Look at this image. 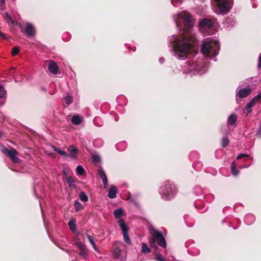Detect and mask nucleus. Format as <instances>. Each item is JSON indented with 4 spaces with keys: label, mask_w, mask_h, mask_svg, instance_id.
Wrapping results in <instances>:
<instances>
[{
    "label": "nucleus",
    "mask_w": 261,
    "mask_h": 261,
    "mask_svg": "<svg viewBox=\"0 0 261 261\" xmlns=\"http://www.w3.org/2000/svg\"><path fill=\"white\" fill-rule=\"evenodd\" d=\"M170 42L175 54L179 58L196 53L198 42L192 34H173Z\"/></svg>",
    "instance_id": "f257e3e1"
},
{
    "label": "nucleus",
    "mask_w": 261,
    "mask_h": 261,
    "mask_svg": "<svg viewBox=\"0 0 261 261\" xmlns=\"http://www.w3.org/2000/svg\"><path fill=\"white\" fill-rule=\"evenodd\" d=\"M173 19L179 31H183L182 33H188V31L191 30L195 23L192 15L186 11L178 13L173 16Z\"/></svg>",
    "instance_id": "f03ea898"
},
{
    "label": "nucleus",
    "mask_w": 261,
    "mask_h": 261,
    "mask_svg": "<svg viewBox=\"0 0 261 261\" xmlns=\"http://www.w3.org/2000/svg\"><path fill=\"white\" fill-rule=\"evenodd\" d=\"M149 231L152 236L151 239L149 241L150 247L154 248L155 250L158 249L159 248L156 244V243H158L160 246L165 248L167 246V244L162 233L157 231L152 226L149 227Z\"/></svg>",
    "instance_id": "7ed1b4c3"
},
{
    "label": "nucleus",
    "mask_w": 261,
    "mask_h": 261,
    "mask_svg": "<svg viewBox=\"0 0 261 261\" xmlns=\"http://www.w3.org/2000/svg\"><path fill=\"white\" fill-rule=\"evenodd\" d=\"M233 0H213L212 5L214 11L218 14H226L231 9Z\"/></svg>",
    "instance_id": "20e7f679"
},
{
    "label": "nucleus",
    "mask_w": 261,
    "mask_h": 261,
    "mask_svg": "<svg viewBox=\"0 0 261 261\" xmlns=\"http://www.w3.org/2000/svg\"><path fill=\"white\" fill-rule=\"evenodd\" d=\"M220 49L218 42L215 40H205L202 45L201 52L203 54L210 56H216L218 55Z\"/></svg>",
    "instance_id": "39448f33"
},
{
    "label": "nucleus",
    "mask_w": 261,
    "mask_h": 261,
    "mask_svg": "<svg viewBox=\"0 0 261 261\" xmlns=\"http://www.w3.org/2000/svg\"><path fill=\"white\" fill-rule=\"evenodd\" d=\"M176 188L172 182L166 180L165 181L161 187L160 193L166 198H169L176 193Z\"/></svg>",
    "instance_id": "423d86ee"
},
{
    "label": "nucleus",
    "mask_w": 261,
    "mask_h": 261,
    "mask_svg": "<svg viewBox=\"0 0 261 261\" xmlns=\"http://www.w3.org/2000/svg\"><path fill=\"white\" fill-rule=\"evenodd\" d=\"M2 152L7 156L10 158L14 163L20 162V159L16 156V155L18 154V152L16 149L14 148L9 149L5 147L2 150Z\"/></svg>",
    "instance_id": "0eeeda50"
},
{
    "label": "nucleus",
    "mask_w": 261,
    "mask_h": 261,
    "mask_svg": "<svg viewBox=\"0 0 261 261\" xmlns=\"http://www.w3.org/2000/svg\"><path fill=\"white\" fill-rule=\"evenodd\" d=\"M213 27L211 20L208 18H204L200 21L198 27L199 29L203 31L210 29Z\"/></svg>",
    "instance_id": "6e6552de"
},
{
    "label": "nucleus",
    "mask_w": 261,
    "mask_h": 261,
    "mask_svg": "<svg viewBox=\"0 0 261 261\" xmlns=\"http://www.w3.org/2000/svg\"><path fill=\"white\" fill-rule=\"evenodd\" d=\"M252 92V89L249 87L243 89H241L236 94V96L240 98H246L249 96Z\"/></svg>",
    "instance_id": "1a4fd4ad"
},
{
    "label": "nucleus",
    "mask_w": 261,
    "mask_h": 261,
    "mask_svg": "<svg viewBox=\"0 0 261 261\" xmlns=\"http://www.w3.org/2000/svg\"><path fill=\"white\" fill-rule=\"evenodd\" d=\"M97 172H98V174L99 176H100V177L101 178V179L102 180V182L103 184L104 187L106 188L108 186V178H107V175H106L105 171H103L102 168L101 167H100L98 169Z\"/></svg>",
    "instance_id": "9d476101"
},
{
    "label": "nucleus",
    "mask_w": 261,
    "mask_h": 261,
    "mask_svg": "<svg viewBox=\"0 0 261 261\" xmlns=\"http://www.w3.org/2000/svg\"><path fill=\"white\" fill-rule=\"evenodd\" d=\"M69 152V156L73 159H76L77 155L79 153V150L74 145L69 146L67 149Z\"/></svg>",
    "instance_id": "9b49d317"
},
{
    "label": "nucleus",
    "mask_w": 261,
    "mask_h": 261,
    "mask_svg": "<svg viewBox=\"0 0 261 261\" xmlns=\"http://www.w3.org/2000/svg\"><path fill=\"white\" fill-rule=\"evenodd\" d=\"M58 66L57 64L55 62L51 61L48 64V70L51 73L53 74H56L58 72Z\"/></svg>",
    "instance_id": "f8f14e48"
},
{
    "label": "nucleus",
    "mask_w": 261,
    "mask_h": 261,
    "mask_svg": "<svg viewBox=\"0 0 261 261\" xmlns=\"http://www.w3.org/2000/svg\"><path fill=\"white\" fill-rule=\"evenodd\" d=\"M64 180L67 182L70 188H75L76 187L75 181L71 176L66 175V178H64Z\"/></svg>",
    "instance_id": "ddd939ff"
},
{
    "label": "nucleus",
    "mask_w": 261,
    "mask_h": 261,
    "mask_svg": "<svg viewBox=\"0 0 261 261\" xmlns=\"http://www.w3.org/2000/svg\"><path fill=\"white\" fill-rule=\"evenodd\" d=\"M117 189L114 186H111L108 192V197L114 199L116 197Z\"/></svg>",
    "instance_id": "4468645a"
},
{
    "label": "nucleus",
    "mask_w": 261,
    "mask_h": 261,
    "mask_svg": "<svg viewBox=\"0 0 261 261\" xmlns=\"http://www.w3.org/2000/svg\"><path fill=\"white\" fill-rule=\"evenodd\" d=\"M79 247L80 249V254L81 255L83 258H86L87 257L88 250L86 247V246L82 243H80L79 245Z\"/></svg>",
    "instance_id": "2eb2a0df"
},
{
    "label": "nucleus",
    "mask_w": 261,
    "mask_h": 261,
    "mask_svg": "<svg viewBox=\"0 0 261 261\" xmlns=\"http://www.w3.org/2000/svg\"><path fill=\"white\" fill-rule=\"evenodd\" d=\"M237 120V115L234 114H232L228 117V119L227 120V124H228V125H233L236 123Z\"/></svg>",
    "instance_id": "dca6fc26"
},
{
    "label": "nucleus",
    "mask_w": 261,
    "mask_h": 261,
    "mask_svg": "<svg viewBox=\"0 0 261 261\" xmlns=\"http://www.w3.org/2000/svg\"><path fill=\"white\" fill-rule=\"evenodd\" d=\"M113 214L115 218L118 219L123 217L124 213L122 208H117L114 211Z\"/></svg>",
    "instance_id": "f3484780"
},
{
    "label": "nucleus",
    "mask_w": 261,
    "mask_h": 261,
    "mask_svg": "<svg viewBox=\"0 0 261 261\" xmlns=\"http://www.w3.org/2000/svg\"><path fill=\"white\" fill-rule=\"evenodd\" d=\"M254 103L252 100H251L247 105L245 107L244 111V113L245 111L246 113H249L252 111V108L254 106Z\"/></svg>",
    "instance_id": "a211bd4d"
},
{
    "label": "nucleus",
    "mask_w": 261,
    "mask_h": 261,
    "mask_svg": "<svg viewBox=\"0 0 261 261\" xmlns=\"http://www.w3.org/2000/svg\"><path fill=\"white\" fill-rule=\"evenodd\" d=\"M82 122V120L79 116L74 115L71 119V122L74 125H79Z\"/></svg>",
    "instance_id": "6ab92c4d"
},
{
    "label": "nucleus",
    "mask_w": 261,
    "mask_h": 261,
    "mask_svg": "<svg viewBox=\"0 0 261 261\" xmlns=\"http://www.w3.org/2000/svg\"><path fill=\"white\" fill-rule=\"evenodd\" d=\"M121 249L118 247H116L113 250V256L117 258H119L121 255Z\"/></svg>",
    "instance_id": "aec40b11"
},
{
    "label": "nucleus",
    "mask_w": 261,
    "mask_h": 261,
    "mask_svg": "<svg viewBox=\"0 0 261 261\" xmlns=\"http://www.w3.org/2000/svg\"><path fill=\"white\" fill-rule=\"evenodd\" d=\"M229 143V140L227 136L224 137L221 140V146L223 148H226L228 146Z\"/></svg>",
    "instance_id": "412c9836"
},
{
    "label": "nucleus",
    "mask_w": 261,
    "mask_h": 261,
    "mask_svg": "<svg viewBox=\"0 0 261 261\" xmlns=\"http://www.w3.org/2000/svg\"><path fill=\"white\" fill-rule=\"evenodd\" d=\"M25 33H34L35 31V28L31 23H27L25 29Z\"/></svg>",
    "instance_id": "4be33fe9"
},
{
    "label": "nucleus",
    "mask_w": 261,
    "mask_h": 261,
    "mask_svg": "<svg viewBox=\"0 0 261 261\" xmlns=\"http://www.w3.org/2000/svg\"><path fill=\"white\" fill-rule=\"evenodd\" d=\"M231 172L234 176H237L239 173V171L236 168V164L234 162L231 164Z\"/></svg>",
    "instance_id": "5701e85b"
},
{
    "label": "nucleus",
    "mask_w": 261,
    "mask_h": 261,
    "mask_svg": "<svg viewBox=\"0 0 261 261\" xmlns=\"http://www.w3.org/2000/svg\"><path fill=\"white\" fill-rule=\"evenodd\" d=\"M76 173L79 175H83L85 173V170L82 166L79 165L76 167Z\"/></svg>",
    "instance_id": "b1692460"
},
{
    "label": "nucleus",
    "mask_w": 261,
    "mask_h": 261,
    "mask_svg": "<svg viewBox=\"0 0 261 261\" xmlns=\"http://www.w3.org/2000/svg\"><path fill=\"white\" fill-rule=\"evenodd\" d=\"M79 197L83 202H87L88 200V197L84 192H82L79 195Z\"/></svg>",
    "instance_id": "393cba45"
},
{
    "label": "nucleus",
    "mask_w": 261,
    "mask_h": 261,
    "mask_svg": "<svg viewBox=\"0 0 261 261\" xmlns=\"http://www.w3.org/2000/svg\"><path fill=\"white\" fill-rule=\"evenodd\" d=\"M74 207L76 212L80 211L84 208L83 206L77 200H76L74 202Z\"/></svg>",
    "instance_id": "a878e982"
},
{
    "label": "nucleus",
    "mask_w": 261,
    "mask_h": 261,
    "mask_svg": "<svg viewBox=\"0 0 261 261\" xmlns=\"http://www.w3.org/2000/svg\"><path fill=\"white\" fill-rule=\"evenodd\" d=\"M68 225L69 226L70 229L73 231L74 232L76 229L75 223L74 221L72 220L69 221L68 222Z\"/></svg>",
    "instance_id": "bb28decb"
},
{
    "label": "nucleus",
    "mask_w": 261,
    "mask_h": 261,
    "mask_svg": "<svg viewBox=\"0 0 261 261\" xmlns=\"http://www.w3.org/2000/svg\"><path fill=\"white\" fill-rule=\"evenodd\" d=\"M87 237H88V239L89 242L92 245L93 248L96 250V246L94 241V239H93V237L89 235V234H87Z\"/></svg>",
    "instance_id": "cd10ccee"
},
{
    "label": "nucleus",
    "mask_w": 261,
    "mask_h": 261,
    "mask_svg": "<svg viewBox=\"0 0 261 261\" xmlns=\"http://www.w3.org/2000/svg\"><path fill=\"white\" fill-rule=\"evenodd\" d=\"M124 241L128 245L131 244L132 242L129 238L128 232L123 233Z\"/></svg>",
    "instance_id": "c85d7f7f"
},
{
    "label": "nucleus",
    "mask_w": 261,
    "mask_h": 261,
    "mask_svg": "<svg viewBox=\"0 0 261 261\" xmlns=\"http://www.w3.org/2000/svg\"><path fill=\"white\" fill-rule=\"evenodd\" d=\"M6 94V91L4 87L2 85H0V99L3 98Z\"/></svg>",
    "instance_id": "c756f323"
},
{
    "label": "nucleus",
    "mask_w": 261,
    "mask_h": 261,
    "mask_svg": "<svg viewBox=\"0 0 261 261\" xmlns=\"http://www.w3.org/2000/svg\"><path fill=\"white\" fill-rule=\"evenodd\" d=\"M66 103L67 105H70L73 102V99L72 96L68 95L65 97Z\"/></svg>",
    "instance_id": "7c9ffc66"
},
{
    "label": "nucleus",
    "mask_w": 261,
    "mask_h": 261,
    "mask_svg": "<svg viewBox=\"0 0 261 261\" xmlns=\"http://www.w3.org/2000/svg\"><path fill=\"white\" fill-rule=\"evenodd\" d=\"M172 4L174 7H178L182 2V0H171Z\"/></svg>",
    "instance_id": "2f4dec72"
},
{
    "label": "nucleus",
    "mask_w": 261,
    "mask_h": 261,
    "mask_svg": "<svg viewBox=\"0 0 261 261\" xmlns=\"http://www.w3.org/2000/svg\"><path fill=\"white\" fill-rule=\"evenodd\" d=\"M92 160L95 163H100L101 162L100 157L98 155H93L92 156Z\"/></svg>",
    "instance_id": "473e14b6"
},
{
    "label": "nucleus",
    "mask_w": 261,
    "mask_h": 261,
    "mask_svg": "<svg viewBox=\"0 0 261 261\" xmlns=\"http://www.w3.org/2000/svg\"><path fill=\"white\" fill-rule=\"evenodd\" d=\"M19 48L18 46L13 47L12 49V55L13 56L17 55L19 52Z\"/></svg>",
    "instance_id": "72a5a7b5"
},
{
    "label": "nucleus",
    "mask_w": 261,
    "mask_h": 261,
    "mask_svg": "<svg viewBox=\"0 0 261 261\" xmlns=\"http://www.w3.org/2000/svg\"><path fill=\"white\" fill-rule=\"evenodd\" d=\"M261 99V92L257 94L256 96L252 99V101L254 103H256L257 101Z\"/></svg>",
    "instance_id": "f704fd0d"
},
{
    "label": "nucleus",
    "mask_w": 261,
    "mask_h": 261,
    "mask_svg": "<svg viewBox=\"0 0 261 261\" xmlns=\"http://www.w3.org/2000/svg\"><path fill=\"white\" fill-rule=\"evenodd\" d=\"M5 19L9 23L14 24V21L12 20L11 17L8 14H6Z\"/></svg>",
    "instance_id": "c9c22d12"
},
{
    "label": "nucleus",
    "mask_w": 261,
    "mask_h": 261,
    "mask_svg": "<svg viewBox=\"0 0 261 261\" xmlns=\"http://www.w3.org/2000/svg\"><path fill=\"white\" fill-rule=\"evenodd\" d=\"M155 259L157 261H165L164 257L160 254H157Z\"/></svg>",
    "instance_id": "e433bc0d"
},
{
    "label": "nucleus",
    "mask_w": 261,
    "mask_h": 261,
    "mask_svg": "<svg viewBox=\"0 0 261 261\" xmlns=\"http://www.w3.org/2000/svg\"><path fill=\"white\" fill-rule=\"evenodd\" d=\"M119 226L120 228L124 227L126 224L122 219H120L119 221Z\"/></svg>",
    "instance_id": "4c0bfd02"
},
{
    "label": "nucleus",
    "mask_w": 261,
    "mask_h": 261,
    "mask_svg": "<svg viewBox=\"0 0 261 261\" xmlns=\"http://www.w3.org/2000/svg\"><path fill=\"white\" fill-rule=\"evenodd\" d=\"M53 148L55 151L57 152L58 154L61 153L62 150H61L60 148H58L55 146H53Z\"/></svg>",
    "instance_id": "58836bf2"
},
{
    "label": "nucleus",
    "mask_w": 261,
    "mask_h": 261,
    "mask_svg": "<svg viewBox=\"0 0 261 261\" xmlns=\"http://www.w3.org/2000/svg\"><path fill=\"white\" fill-rule=\"evenodd\" d=\"M27 38L31 39L35 36V34H24Z\"/></svg>",
    "instance_id": "ea45409f"
},
{
    "label": "nucleus",
    "mask_w": 261,
    "mask_h": 261,
    "mask_svg": "<svg viewBox=\"0 0 261 261\" xmlns=\"http://www.w3.org/2000/svg\"><path fill=\"white\" fill-rule=\"evenodd\" d=\"M248 155L246 154H244V153H241L240 154H239L237 157V160H239V159H242L243 157H244V156H248Z\"/></svg>",
    "instance_id": "a19ab883"
},
{
    "label": "nucleus",
    "mask_w": 261,
    "mask_h": 261,
    "mask_svg": "<svg viewBox=\"0 0 261 261\" xmlns=\"http://www.w3.org/2000/svg\"><path fill=\"white\" fill-rule=\"evenodd\" d=\"M0 35L2 37L6 39H8L10 37L9 36V35H8V34H3V33H2V34H0Z\"/></svg>",
    "instance_id": "79ce46f5"
},
{
    "label": "nucleus",
    "mask_w": 261,
    "mask_h": 261,
    "mask_svg": "<svg viewBox=\"0 0 261 261\" xmlns=\"http://www.w3.org/2000/svg\"><path fill=\"white\" fill-rule=\"evenodd\" d=\"M60 154L65 157L69 156V154L68 153H67L66 151L63 150L62 151L61 153H60Z\"/></svg>",
    "instance_id": "37998d69"
},
{
    "label": "nucleus",
    "mask_w": 261,
    "mask_h": 261,
    "mask_svg": "<svg viewBox=\"0 0 261 261\" xmlns=\"http://www.w3.org/2000/svg\"><path fill=\"white\" fill-rule=\"evenodd\" d=\"M142 252L144 253L147 252V245L145 244H143Z\"/></svg>",
    "instance_id": "c03bdc74"
},
{
    "label": "nucleus",
    "mask_w": 261,
    "mask_h": 261,
    "mask_svg": "<svg viewBox=\"0 0 261 261\" xmlns=\"http://www.w3.org/2000/svg\"><path fill=\"white\" fill-rule=\"evenodd\" d=\"M121 229L123 233H124V232H128L127 226L126 225L124 227H121Z\"/></svg>",
    "instance_id": "a18cd8bd"
},
{
    "label": "nucleus",
    "mask_w": 261,
    "mask_h": 261,
    "mask_svg": "<svg viewBox=\"0 0 261 261\" xmlns=\"http://www.w3.org/2000/svg\"><path fill=\"white\" fill-rule=\"evenodd\" d=\"M0 9H2L5 4V0H0Z\"/></svg>",
    "instance_id": "49530a36"
},
{
    "label": "nucleus",
    "mask_w": 261,
    "mask_h": 261,
    "mask_svg": "<svg viewBox=\"0 0 261 261\" xmlns=\"http://www.w3.org/2000/svg\"><path fill=\"white\" fill-rule=\"evenodd\" d=\"M258 67L261 68V54L259 55L258 58Z\"/></svg>",
    "instance_id": "de8ad7c7"
},
{
    "label": "nucleus",
    "mask_w": 261,
    "mask_h": 261,
    "mask_svg": "<svg viewBox=\"0 0 261 261\" xmlns=\"http://www.w3.org/2000/svg\"><path fill=\"white\" fill-rule=\"evenodd\" d=\"M129 199L131 202H133L135 204H137L136 200L134 198L130 197Z\"/></svg>",
    "instance_id": "09e8293b"
},
{
    "label": "nucleus",
    "mask_w": 261,
    "mask_h": 261,
    "mask_svg": "<svg viewBox=\"0 0 261 261\" xmlns=\"http://www.w3.org/2000/svg\"><path fill=\"white\" fill-rule=\"evenodd\" d=\"M254 1H255V0H251V3H252V7L254 8L257 7V6L255 5V4L254 3Z\"/></svg>",
    "instance_id": "8fccbe9b"
},
{
    "label": "nucleus",
    "mask_w": 261,
    "mask_h": 261,
    "mask_svg": "<svg viewBox=\"0 0 261 261\" xmlns=\"http://www.w3.org/2000/svg\"><path fill=\"white\" fill-rule=\"evenodd\" d=\"M257 136L259 138H261V126L259 127V129L257 133Z\"/></svg>",
    "instance_id": "3c124183"
},
{
    "label": "nucleus",
    "mask_w": 261,
    "mask_h": 261,
    "mask_svg": "<svg viewBox=\"0 0 261 261\" xmlns=\"http://www.w3.org/2000/svg\"><path fill=\"white\" fill-rule=\"evenodd\" d=\"M41 90H42V91H44V92H46V89L44 87H42L41 88Z\"/></svg>",
    "instance_id": "603ef678"
},
{
    "label": "nucleus",
    "mask_w": 261,
    "mask_h": 261,
    "mask_svg": "<svg viewBox=\"0 0 261 261\" xmlns=\"http://www.w3.org/2000/svg\"><path fill=\"white\" fill-rule=\"evenodd\" d=\"M66 175H67L66 172L65 171H64V178H66Z\"/></svg>",
    "instance_id": "864d4df0"
},
{
    "label": "nucleus",
    "mask_w": 261,
    "mask_h": 261,
    "mask_svg": "<svg viewBox=\"0 0 261 261\" xmlns=\"http://www.w3.org/2000/svg\"><path fill=\"white\" fill-rule=\"evenodd\" d=\"M150 252H151L150 249L148 247V253H149Z\"/></svg>",
    "instance_id": "5fc2aeb1"
},
{
    "label": "nucleus",
    "mask_w": 261,
    "mask_h": 261,
    "mask_svg": "<svg viewBox=\"0 0 261 261\" xmlns=\"http://www.w3.org/2000/svg\"><path fill=\"white\" fill-rule=\"evenodd\" d=\"M2 132H0V138L2 137Z\"/></svg>",
    "instance_id": "6e6d98bb"
}]
</instances>
